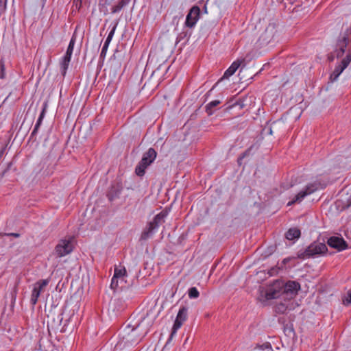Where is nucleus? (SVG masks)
Segmentation results:
<instances>
[{
    "mask_svg": "<svg viewBox=\"0 0 351 351\" xmlns=\"http://www.w3.org/2000/svg\"><path fill=\"white\" fill-rule=\"evenodd\" d=\"M301 232L298 228H290L285 234V237L288 240H293L300 237Z\"/></svg>",
    "mask_w": 351,
    "mask_h": 351,
    "instance_id": "2eb2a0df",
    "label": "nucleus"
},
{
    "mask_svg": "<svg viewBox=\"0 0 351 351\" xmlns=\"http://www.w3.org/2000/svg\"><path fill=\"white\" fill-rule=\"evenodd\" d=\"M220 104H221V101L219 100H214V101L209 102L205 107L206 112H207V114L208 115H212L215 111L213 110V108L217 106Z\"/></svg>",
    "mask_w": 351,
    "mask_h": 351,
    "instance_id": "a211bd4d",
    "label": "nucleus"
},
{
    "mask_svg": "<svg viewBox=\"0 0 351 351\" xmlns=\"http://www.w3.org/2000/svg\"><path fill=\"white\" fill-rule=\"evenodd\" d=\"M118 287V278H114V277H112V280H111V283H110V288L113 290H115Z\"/></svg>",
    "mask_w": 351,
    "mask_h": 351,
    "instance_id": "f704fd0d",
    "label": "nucleus"
},
{
    "mask_svg": "<svg viewBox=\"0 0 351 351\" xmlns=\"http://www.w3.org/2000/svg\"><path fill=\"white\" fill-rule=\"evenodd\" d=\"M253 146L250 147L247 149H246L241 155L238 158V163L241 164V160L245 158L246 156L250 154L251 150L252 149Z\"/></svg>",
    "mask_w": 351,
    "mask_h": 351,
    "instance_id": "cd10ccee",
    "label": "nucleus"
},
{
    "mask_svg": "<svg viewBox=\"0 0 351 351\" xmlns=\"http://www.w3.org/2000/svg\"><path fill=\"white\" fill-rule=\"evenodd\" d=\"M328 251L325 243L319 241H314L311 243L305 250H300L297 253V257L300 259L314 258L317 256H322Z\"/></svg>",
    "mask_w": 351,
    "mask_h": 351,
    "instance_id": "f03ea898",
    "label": "nucleus"
},
{
    "mask_svg": "<svg viewBox=\"0 0 351 351\" xmlns=\"http://www.w3.org/2000/svg\"><path fill=\"white\" fill-rule=\"evenodd\" d=\"M130 0H119L117 5L111 8V13L114 14L120 12L125 6H126Z\"/></svg>",
    "mask_w": 351,
    "mask_h": 351,
    "instance_id": "dca6fc26",
    "label": "nucleus"
},
{
    "mask_svg": "<svg viewBox=\"0 0 351 351\" xmlns=\"http://www.w3.org/2000/svg\"><path fill=\"white\" fill-rule=\"evenodd\" d=\"M168 215L167 210H162L160 213L156 215L153 221L149 222L148 227L142 232L141 239L146 240L154 233V231L158 228L160 224L165 222V218Z\"/></svg>",
    "mask_w": 351,
    "mask_h": 351,
    "instance_id": "39448f33",
    "label": "nucleus"
},
{
    "mask_svg": "<svg viewBox=\"0 0 351 351\" xmlns=\"http://www.w3.org/2000/svg\"><path fill=\"white\" fill-rule=\"evenodd\" d=\"M107 196H108V199H109L110 201H113L116 197H118V193H117V192H116V193H114V192H113V190H112V189H111V190L108 192V193Z\"/></svg>",
    "mask_w": 351,
    "mask_h": 351,
    "instance_id": "72a5a7b5",
    "label": "nucleus"
},
{
    "mask_svg": "<svg viewBox=\"0 0 351 351\" xmlns=\"http://www.w3.org/2000/svg\"><path fill=\"white\" fill-rule=\"evenodd\" d=\"M136 328H132L131 330V333H128V337L126 339V342L130 343L131 344L136 343L138 341L141 340V338H136L134 339V337L136 336Z\"/></svg>",
    "mask_w": 351,
    "mask_h": 351,
    "instance_id": "412c9836",
    "label": "nucleus"
},
{
    "mask_svg": "<svg viewBox=\"0 0 351 351\" xmlns=\"http://www.w3.org/2000/svg\"><path fill=\"white\" fill-rule=\"evenodd\" d=\"M109 44L110 43H106V42L104 43V45H103V47L101 49V53H100V57L101 58H104L106 56V52H107Z\"/></svg>",
    "mask_w": 351,
    "mask_h": 351,
    "instance_id": "473e14b6",
    "label": "nucleus"
},
{
    "mask_svg": "<svg viewBox=\"0 0 351 351\" xmlns=\"http://www.w3.org/2000/svg\"><path fill=\"white\" fill-rule=\"evenodd\" d=\"M75 42H76V35H75V34H73L70 40L65 56L71 57Z\"/></svg>",
    "mask_w": 351,
    "mask_h": 351,
    "instance_id": "6ab92c4d",
    "label": "nucleus"
},
{
    "mask_svg": "<svg viewBox=\"0 0 351 351\" xmlns=\"http://www.w3.org/2000/svg\"><path fill=\"white\" fill-rule=\"evenodd\" d=\"M351 41V28H347L343 33L341 34L337 39L336 49L334 53L328 55V59L332 62L335 56L337 58L342 57L346 51V49Z\"/></svg>",
    "mask_w": 351,
    "mask_h": 351,
    "instance_id": "7ed1b4c3",
    "label": "nucleus"
},
{
    "mask_svg": "<svg viewBox=\"0 0 351 351\" xmlns=\"http://www.w3.org/2000/svg\"><path fill=\"white\" fill-rule=\"evenodd\" d=\"M201 10L199 6L193 5L186 15L184 25L186 27L193 28L195 26L200 16Z\"/></svg>",
    "mask_w": 351,
    "mask_h": 351,
    "instance_id": "6e6552de",
    "label": "nucleus"
},
{
    "mask_svg": "<svg viewBox=\"0 0 351 351\" xmlns=\"http://www.w3.org/2000/svg\"><path fill=\"white\" fill-rule=\"evenodd\" d=\"M62 319H63L62 313H61L58 315L57 322H56V320H55V319H53L52 322L51 323V327L53 329L58 328V326H60L61 325Z\"/></svg>",
    "mask_w": 351,
    "mask_h": 351,
    "instance_id": "4be33fe9",
    "label": "nucleus"
},
{
    "mask_svg": "<svg viewBox=\"0 0 351 351\" xmlns=\"http://www.w3.org/2000/svg\"><path fill=\"white\" fill-rule=\"evenodd\" d=\"M126 274V270L125 268L123 269H114V278H123Z\"/></svg>",
    "mask_w": 351,
    "mask_h": 351,
    "instance_id": "5701e85b",
    "label": "nucleus"
},
{
    "mask_svg": "<svg viewBox=\"0 0 351 351\" xmlns=\"http://www.w3.org/2000/svg\"><path fill=\"white\" fill-rule=\"evenodd\" d=\"M47 104L45 102L44 104H43V110L39 115V117L37 120L38 122L42 124V122H43V120L45 117V113H46V110H47Z\"/></svg>",
    "mask_w": 351,
    "mask_h": 351,
    "instance_id": "c85d7f7f",
    "label": "nucleus"
},
{
    "mask_svg": "<svg viewBox=\"0 0 351 351\" xmlns=\"http://www.w3.org/2000/svg\"><path fill=\"white\" fill-rule=\"evenodd\" d=\"M73 248V244L70 239H62L56 246L55 251L58 256L62 257L71 253Z\"/></svg>",
    "mask_w": 351,
    "mask_h": 351,
    "instance_id": "1a4fd4ad",
    "label": "nucleus"
},
{
    "mask_svg": "<svg viewBox=\"0 0 351 351\" xmlns=\"http://www.w3.org/2000/svg\"><path fill=\"white\" fill-rule=\"evenodd\" d=\"M252 351H274L269 342L264 343L262 345L256 346Z\"/></svg>",
    "mask_w": 351,
    "mask_h": 351,
    "instance_id": "aec40b11",
    "label": "nucleus"
},
{
    "mask_svg": "<svg viewBox=\"0 0 351 351\" xmlns=\"http://www.w3.org/2000/svg\"><path fill=\"white\" fill-rule=\"evenodd\" d=\"M351 62V49L348 50V53L346 55V58H344L340 63L337 65L335 68L333 73L337 74V75H340L341 73L344 71L345 69L349 65Z\"/></svg>",
    "mask_w": 351,
    "mask_h": 351,
    "instance_id": "ddd939ff",
    "label": "nucleus"
},
{
    "mask_svg": "<svg viewBox=\"0 0 351 351\" xmlns=\"http://www.w3.org/2000/svg\"><path fill=\"white\" fill-rule=\"evenodd\" d=\"M280 287V289L276 288H270L265 293L266 300H272L283 297L285 299H292L298 295V291L300 289L299 282L293 280H289L286 283H276L274 287Z\"/></svg>",
    "mask_w": 351,
    "mask_h": 351,
    "instance_id": "f257e3e1",
    "label": "nucleus"
},
{
    "mask_svg": "<svg viewBox=\"0 0 351 351\" xmlns=\"http://www.w3.org/2000/svg\"><path fill=\"white\" fill-rule=\"evenodd\" d=\"M343 303L346 306H348L351 304V289L348 291L347 297L343 300Z\"/></svg>",
    "mask_w": 351,
    "mask_h": 351,
    "instance_id": "2f4dec72",
    "label": "nucleus"
},
{
    "mask_svg": "<svg viewBox=\"0 0 351 351\" xmlns=\"http://www.w3.org/2000/svg\"><path fill=\"white\" fill-rule=\"evenodd\" d=\"M40 125H41V123L36 121L34 128L30 134V139H33V138L36 135Z\"/></svg>",
    "mask_w": 351,
    "mask_h": 351,
    "instance_id": "c756f323",
    "label": "nucleus"
},
{
    "mask_svg": "<svg viewBox=\"0 0 351 351\" xmlns=\"http://www.w3.org/2000/svg\"><path fill=\"white\" fill-rule=\"evenodd\" d=\"M326 187L325 184H322L319 181H315L312 183L307 184L305 189L301 191H300L292 199V201L288 203V206L293 204L295 203H300L302 201V199L308 195L313 193L320 189H324Z\"/></svg>",
    "mask_w": 351,
    "mask_h": 351,
    "instance_id": "423d86ee",
    "label": "nucleus"
},
{
    "mask_svg": "<svg viewBox=\"0 0 351 351\" xmlns=\"http://www.w3.org/2000/svg\"><path fill=\"white\" fill-rule=\"evenodd\" d=\"M71 56H65V55L62 58V60L60 64H61V72H62V74L63 76H65V75H66L67 69L69 67V64L71 61Z\"/></svg>",
    "mask_w": 351,
    "mask_h": 351,
    "instance_id": "f3484780",
    "label": "nucleus"
},
{
    "mask_svg": "<svg viewBox=\"0 0 351 351\" xmlns=\"http://www.w3.org/2000/svg\"><path fill=\"white\" fill-rule=\"evenodd\" d=\"M287 309V304L280 302L277 304L275 306V311L278 313H284Z\"/></svg>",
    "mask_w": 351,
    "mask_h": 351,
    "instance_id": "b1692460",
    "label": "nucleus"
},
{
    "mask_svg": "<svg viewBox=\"0 0 351 351\" xmlns=\"http://www.w3.org/2000/svg\"><path fill=\"white\" fill-rule=\"evenodd\" d=\"M187 315L188 308L184 306H181L172 328L171 336L177 332V330L182 326L184 322L186 320Z\"/></svg>",
    "mask_w": 351,
    "mask_h": 351,
    "instance_id": "9d476101",
    "label": "nucleus"
},
{
    "mask_svg": "<svg viewBox=\"0 0 351 351\" xmlns=\"http://www.w3.org/2000/svg\"><path fill=\"white\" fill-rule=\"evenodd\" d=\"M189 297L191 299L197 298L199 295V293L196 287H191L188 291Z\"/></svg>",
    "mask_w": 351,
    "mask_h": 351,
    "instance_id": "393cba45",
    "label": "nucleus"
},
{
    "mask_svg": "<svg viewBox=\"0 0 351 351\" xmlns=\"http://www.w3.org/2000/svg\"><path fill=\"white\" fill-rule=\"evenodd\" d=\"M236 106H239L240 108H243L244 104H243V101H236L235 103H234V104H232L231 106V107H235Z\"/></svg>",
    "mask_w": 351,
    "mask_h": 351,
    "instance_id": "e433bc0d",
    "label": "nucleus"
},
{
    "mask_svg": "<svg viewBox=\"0 0 351 351\" xmlns=\"http://www.w3.org/2000/svg\"><path fill=\"white\" fill-rule=\"evenodd\" d=\"M328 245L337 250L338 251H342L348 247V244L342 237H331L327 241Z\"/></svg>",
    "mask_w": 351,
    "mask_h": 351,
    "instance_id": "f8f14e48",
    "label": "nucleus"
},
{
    "mask_svg": "<svg viewBox=\"0 0 351 351\" xmlns=\"http://www.w3.org/2000/svg\"><path fill=\"white\" fill-rule=\"evenodd\" d=\"M49 282L50 278H47L44 280H39L34 285L30 298V302L33 306L37 303L40 293L45 291Z\"/></svg>",
    "mask_w": 351,
    "mask_h": 351,
    "instance_id": "0eeeda50",
    "label": "nucleus"
},
{
    "mask_svg": "<svg viewBox=\"0 0 351 351\" xmlns=\"http://www.w3.org/2000/svg\"><path fill=\"white\" fill-rule=\"evenodd\" d=\"M117 25H118V22L115 23V24L112 27L111 31L109 32L108 37L106 39V41H105L106 43H110L111 42V40L113 38V36L114 34L116 28L117 27Z\"/></svg>",
    "mask_w": 351,
    "mask_h": 351,
    "instance_id": "a878e982",
    "label": "nucleus"
},
{
    "mask_svg": "<svg viewBox=\"0 0 351 351\" xmlns=\"http://www.w3.org/2000/svg\"><path fill=\"white\" fill-rule=\"evenodd\" d=\"M244 62V60H237L232 63L230 66L225 71L223 77L218 81L219 83L221 80L225 78H228L232 76L236 71L239 69L241 64Z\"/></svg>",
    "mask_w": 351,
    "mask_h": 351,
    "instance_id": "4468645a",
    "label": "nucleus"
},
{
    "mask_svg": "<svg viewBox=\"0 0 351 351\" xmlns=\"http://www.w3.org/2000/svg\"><path fill=\"white\" fill-rule=\"evenodd\" d=\"M7 236H12V237H20V234L19 233H9V234H6Z\"/></svg>",
    "mask_w": 351,
    "mask_h": 351,
    "instance_id": "4c0bfd02",
    "label": "nucleus"
},
{
    "mask_svg": "<svg viewBox=\"0 0 351 351\" xmlns=\"http://www.w3.org/2000/svg\"><path fill=\"white\" fill-rule=\"evenodd\" d=\"M338 77H339V75H337V74H335V73L332 72L330 75L329 82L331 83H333L334 82H335L337 80Z\"/></svg>",
    "mask_w": 351,
    "mask_h": 351,
    "instance_id": "c9c22d12",
    "label": "nucleus"
},
{
    "mask_svg": "<svg viewBox=\"0 0 351 351\" xmlns=\"http://www.w3.org/2000/svg\"><path fill=\"white\" fill-rule=\"evenodd\" d=\"M5 77V62L3 59L0 60V79H3Z\"/></svg>",
    "mask_w": 351,
    "mask_h": 351,
    "instance_id": "bb28decb",
    "label": "nucleus"
},
{
    "mask_svg": "<svg viewBox=\"0 0 351 351\" xmlns=\"http://www.w3.org/2000/svg\"><path fill=\"white\" fill-rule=\"evenodd\" d=\"M7 0H0V16L6 10Z\"/></svg>",
    "mask_w": 351,
    "mask_h": 351,
    "instance_id": "7c9ffc66",
    "label": "nucleus"
},
{
    "mask_svg": "<svg viewBox=\"0 0 351 351\" xmlns=\"http://www.w3.org/2000/svg\"><path fill=\"white\" fill-rule=\"evenodd\" d=\"M276 32V30L274 24H269L259 38L261 44L265 45L269 43L273 40Z\"/></svg>",
    "mask_w": 351,
    "mask_h": 351,
    "instance_id": "9b49d317",
    "label": "nucleus"
},
{
    "mask_svg": "<svg viewBox=\"0 0 351 351\" xmlns=\"http://www.w3.org/2000/svg\"><path fill=\"white\" fill-rule=\"evenodd\" d=\"M75 1H76V2L80 1V2L81 3V2H82V0H75Z\"/></svg>",
    "mask_w": 351,
    "mask_h": 351,
    "instance_id": "58836bf2",
    "label": "nucleus"
},
{
    "mask_svg": "<svg viewBox=\"0 0 351 351\" xmlns=\"http://www.w3.org/2000/svg\"><path fill=\"white\" fill-rule=\"evenodd\" d=\"M157 156L156 150L151 147L143 155L141 161L135 168V173L139 177H143L146 169L155 160Z\"/></svg>",
    "mask_w": 351,
    "mask_h": 351,
    "instance_id": "20e7f679",
    "label": "nucleus"
}]
</instances>
